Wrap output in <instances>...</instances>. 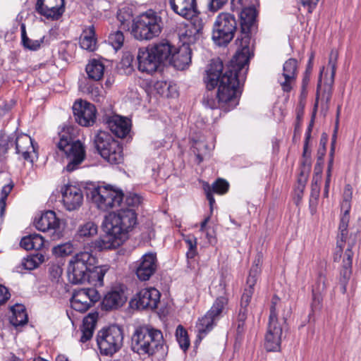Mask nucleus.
I'll use <instances>...</instances> for the list:
<instances>
[{
    "label": "nucleus",
    "instance_id": "obj_1",
    "mask_svg": "<svg viewBox=\"0 0 361 361\" xmlns=\"http://www.w3.org/2000/svg\"><path fill=\"white\" fill-rule=\"evenodd\" d=\"M257 16L252 6L245 7L240 13V34L235 41L238 48L231 64L224 67L219 59L211 61L204 78L207 90L202 104L205 107L229 111L238 105L241 94L238 75L251 57V34L257 29Z\"/></svg>",
    "mask_w": 361,
    "mask_h": 361
},
{
    "label": "nucleus",
    "instance_id": "obj_2",
    "mask_svg": "<svg viewBox=\"0 0 361 361\" xmlns=\"http://www.w3.org/2000/svg\"><path fill=\"white\" fill-rule=\"evenodd\" d=\"M288 304L281 302L280 298L274 295L270 306V314L264 345L267 351H279L281 348L283 324L291 314Z\"/></svg>",
    "mask_w": 361,
    "mask_h": 361
},
{
    "label": "nucleus",
    "instance_id": "obj_3",
    "mask_svg": "<svg viewBox=\"0 0 361 361\" xmlns=\"http://www.w3.org/2000/svg\"><path fill=\"white\" fill-rule=\"evenodd\" d=\"M88 198L91 199L97 207L102 211H108L116 207L126 206L132 209L140 203V197L136 194H130L123 202L124 195L121 190L113 189L110 186H97L89 188L87 192Z\"/></svg>",
    "mask_w": 361,
    "mask_h": 361
},
{
    "label": "nucleus",
    "instance_id": "obj_4",
    "mask_svg": "<svg viewBox=\"0 0 361 361\" xmlns=\"http://www.w3.org/2000/svg\"><path fill=\"white\" fill-rule=\"evenodd\" d=\"M164 348L161 331L147 326L137 327L132 336V349L139 354L152 355Z\"/></svg>",
    "mask_w": 361,
    "mask_h": 361
},
{
    "label": "nucleus",
    "instance_id": "obj_5",
    "mask_svg": "<svg viewBox=\"0 0 361 361\" xmlns=\"http://www.w3.org/2000/svg\"><path fill=\"white\" fill-rule=\"evenodd\" d=\"M163 27L160 16L152 10L139 15L133 20L131 33L139 40H150L158 37Z\"/></svg>",
    "mask_w": 361,
    "mask_h": 361
},
{
    "label": "nucleus",
    "instance_id": "obj_6",
    "mask_svg": "<svg viewBox=\"0 0 361 361\" xmlns=\"http://www.w3.org/2000/svg\"><path fill=\"white\" fill-rule=\"evenodd\" d=\"M137 224V215L133 209L121 208L116 212L109 213L102 223L104 228L120 238H126L127 233Z\"/></svg>",
    "mask_w": 361,
    "mask_h": 361
},
{
    "label": "nucleus",
    "instance_id": "obj_7",
    "mask_svg": "<svg viewBox=\"0 0 361 361\" xmlns=\"http://www.w3.org/2000/svg\"><path fill=\"white\" fill-rule=\"evenodd\" d=\"M97 264V257L92 252L83 251L76 253L70 259L67 275L69 281L73 284L85 283L87 274Z\"/></svg>",
    "mask_w": 361,
    "mask_h": 361
},
{
    "label": "nucleus",
    "instance_id": "obj_8",
    "mask_svg": "<svg viewBox=\"0 0 361 361\" xmlns=\"http://www.w3.org/2000/svg\"><path fill=\"white\" fill-rule=\"evenodd\" d=\"M97 343L101 354L113 355L122 347L123 333L117 325H112L98 331Z\"/></svg>",
    "mask_w": 361,
    "mask_h": 361
},
{
    "label": "nucleus",
    "instance_id": "obj_9",
    "mask_svg": "<svg viewBox=\"0 0 361 361\" xmlns=\"http://www.w3.org/2000/svg\"><path fill=\"white\" fill-rule=\"evenodd\" d=\"M236 30L235 16L229 13H221L214 21L212 39L219 46L226 45L233 39Z\"/></svg>",
    "mask_w": 361,
    "mask_h": 361
},
{
    "label": "nucleus",
    "instance_id": "obj_10",
    "mask_svg": "<svg viewBox=\"0 0 361 361\" xmlns=\"http://www.w3.org/2000/svg\"><path fill=\"white\" fill-rule=\"evenodd\" d=\"M57 146L60 150L64 152L68 159L66 167L68 171H73L85 160V147L80 141H72L71 137L62 135Z\"/></svg>",
    "mask_w": 361,
    "mask_h": 361
},
{
    "label": "nucleus",
    "instance_id": "obj_11",
    "mask_svg": "<svg viewBox=\"0 0 361 361\" xmlns=\"http://www.w3.org/2000/svg\"><path fill=\"white\" fill-rule=\"evenodd\" d=\"M34 224L37 230L49 232L52 240H59L63 236L64 222L51 210L42 213L38 219H35Z\"/></svg>",
    "mask_w": 361,
    "mask_h": 361
},
{
    "label": "nucleus",
    "instance_id": "obj_12",
    "mask_svg": "<svg viewBox=\"0 0 361 361\" xmlns=\"http://www.w3.org/2000/svg\"><path fill=\"white\" fill-rule=\"evenodd\" d=\"M99 299L100 295L95 288H81L74 290L71 306L77 312H85Z\"/></svg>",
    "mask_w": 361,
    "mask_h": 361
},
{
    "label": "nucleus",
    "instance_id": "obj_13",
    "mask_svg": "<svg viewBox=\"0 0 361 361\" xmlns=\"http://www.w3.org/2000/svg\"><path fill=\"white\" fill-rule=\"evenodd\" d=\"M35 9L46 19L57 20L65 11V0H37Z\"/></svg>",
    "mask_w": 361,
    "mask_h": 361
},
{
    "label": "nucleus",
    "instance_id": "obj_14",
    "mask_svg": "<svg viewBox=\"0 0 361 361\" xmlns=\"http://www.w3.org/2000/svg\"><path fill=\"white\" fill-rule=\"evenodd\" d=\"M158 267L157 255L153 252L145 254L135 263V272L139 280L148 281L154 274Z\"/></svg>",
    "mask_w": 361,
    "mask_h": 361
},
{
    "label": "nucleus",
    "instance_id": "obj_15",
    "mask_svg": "<svg viewBox=\"0 0 361 361\" xmlns=\"http://www.w3.org/2000/svg\"><path fill=\"white\" fill-rule=\"evenodd\" d=\"M73 111L76 121L82 126H92L96 118V108L86 101H77L73 106Z\"/></svg>",
    "mask_w": 361,
    "mask_h": 361
},
{
    "label": "nucleus",
    "instance_id": "obj_16",
    "mask_svg": "<svg viewBox=\"0 0 361 361\" xmlns=\"http://www.w3.org/2000/svg\"><path fill=\"white\" fill-rule=\"evenodd\" d=\"M253 293L254 290L245 288L241 296L240 307L236 314V334L238 337H241L245 331V321L249 312L248 306Z\"/></svg>",
    "mask_w": 361,
    "mask_h": 361
},
{
    "label": "nucleus",
    "instance_id": "obj_17",
    "mask_svg": "<svg viewBox=\"0 0 361 361\" xmlns=\"http://www.w3.org/2000/svg\"><path fill=\"white\" fill-rule=\"evenodd\" d=\"M137 68L140 72L152 74L160 66L151 48H140L137 55Z\"/></svg>",
    "mask_w": 361,
    "mask_h": 361
},
{
    "label": "nucleus",
    "instance_id": "obj_18",
    "mask_svg": "<svg viewBox=\"0 0 361 361\" xmlns=\"http://www.w3.org/2000/svg\"><path fill=\"white\" fill-rule=\"evenodd\" d=\"M298 61L295 59H289L283 64V73L278 80L283 92H289L295 82L297 76Z\"/></svg>",
    "mask_w": 361,
    "mask_h": 361
},
{
    "label": "nucleus",
    "instance_id": "obj_19",
    "mask_svg": "<svg viewBox=\"0 0 361 361\" xmlns=\"http://www.w3.org/2000/svg\"><path fill=\"white\" fill-rule=\"evenodd\" d=\"M63 202L68 211L78 209L83 202V194L80 188L75 185H66L62 191Z\"/></svg>",
    "mask_w": 361,
    "mask_h": 361
},
{
    "label": "nucleus",
    "instance_id": "obj_20",
    "mask_svg": "<svg viewBox=\"0 0 361 361\" xmlns=\"http://www.w3.org/2000/svg\"><path fill=\"white\" fill-rule=\"evenodd\" d=\"M160 299L159 291L154 288H144L139 291L136 298L138 309H155Z\"/></svg>",
    "mask_w": 361,
    "mask_h": 361
},
{
    "label": "nucleus",
    "instance_id": "obj_21",
    "mask_svg": "<svg viewBox=\"0 0 361 361\" xmlns=\"http://www.w3.org/2000/svg\"><path fill=\"white\" fill-rule=\"evenodd\" d=\"M127 301L124 290L121 288H115L109 291L104 297L102 308L106 311L117 310Z\"/></svg>",
    "mask_w": 361,
    "mask_h": 361
},
{
    "label": "nucleus",
    "instance_id": "obj_22",
    "mask_svg": "<svg viewBox=\"0 0 361 361\" xmlns=\"http://www.w3.org/2000/svg\"><path fill=\"white\" fill-rule=\"evenodd\" d=\"M169 4L175 13L185 19L198 13L197 0H169Z\"/></svg>",
    "mask_w": 361,
    "mask_h": 361
},
{
    "label": "nucleus",
    "instance_id": "obj_23",
    "mask_svg": "<svg viewBox=\"0 0 361 361\" xmlns=\"http://www.w3.org/2000/svg\"><path fill=\"white\" fill-rule=\"evenodd\" d=\"M15 147L16 153L21 154L25 160L33 161L31 154L35 152V148L29 135L24 133L16 135Z\"/></svg>",
    "mask_w": 361,
    "mask_h": 361
},
{
    "label": "nucleus",
    "instance_id": "obj_24",
    "mask_svg": "<svg viewBox=\"0 0 361 361\" xmlns=\"http://www.w3.org/2000/svg\"><path fill=\"white\" fill-rule=\"evenodd\" d=\"M192 51L188 45L183 44L174 50L171 59V63L178 70H183L191 63Z\"/></svg>",
    "mask_w": 361,
    "mask_h": 361
},
{
    "label": "nucleus",
    "instance_id": "obj_25",
    "mask_svg": "<svg viewBox=\"0 0 361 361\" xmlns=\"http://www.w3.org/2000/svg\"><path fill=\"white\" fill-rule=\"evenodd\" d=\"M110 130L118 137H125L130 132L129 121L121 116H114L107 121Z\"/></svg>",
    "mask_w": 361,
    "mask_h": 361
},
{
    "label": "nucleus",
    "instance_id": "obj_26",
    "mask_svg": "<svg viewBox=\"0 0 361 361\" xmlns=\"http://www.w3.org/2000/svg\"><path fill=\"white\" fill-rule=\"evenodd\" d=\"M199 14L198 12L190 18L192 19V28L185 31V37H188L185 42L187 43H195L202 35L205 20Z\"/></svg>",
    "mask_w": 361,
    "mask_h": 361
},
{
    "label": "nucleus",
    "instance_id": "obj_27",
    "mask_svg": "<svg viewBox=\"0 0 361 361\" xmlns=\"http://www.w3.org/2000/svg\"><path fill=\"white\" fill-rule=\"evenodd\" d=\"M106 234L94 242V247L99 250H111L119 246L125 240L111 233V231L105 228Z\"/></svg>",
    "mask_w": 361,
    "mask_h": 361
},
{
    "label": "nucleus",
    "instance_id": "obj_28",
    "mask_svg": "<svg viewBox=\"0 0 361 361\" xmlns=\"http://www.w3.org/2000/svg\"><path fill=\"white\" fill-rule=\"evenodd\" d=\"M151 49L161 65L164 61H169L171 63V59L176 48L169 42H162L152 47Z\"/></svg>",
    "mask_w": 361,
    "mask_h": 361
},
{
    "label": "nucleus",
    "instance_id": "obj_29",
    "mask_svg": "<svg viewBox=\"0 0 361 361\" xmlns=\"http://www.w3.org/2000/svg\"><path fill=\"white\" fill-rule=\"evenodd\" d=\"M98 318V313H90L84 319L82 326L81 327L82 336L80 342L85 343L92 338L94 330L96 326Z\"/></svg>",
    "mask_w": 361,
    "mask_h": 361
},
{
    "label": "nucleus",
    "instance_id": "obj_30",
    "mask_svg": "<svg viewBox=\"0 0 361 361\" xmlns=\"http://www.w3.org/2000/svg\"><path fill=\"white\" fill-rule=\"evenodd\" d=\"M80 46L82 49L93 51L96 49L97 39L95 37V30L93 25L85 28L80 37Z\"/></svg>",
    "mask_w": 361,
    "mask_h": 361
},
{
    "label": "nucleus",
    "instance_id": "obj_31",
    "mask_svg": "<svg viewBox=\"0 0 361 361\" xmlns=\"http://www.w3.org/2000/svg\"><path fill=\"white\" fill-rule=\"evenodd\" d=\"M116 142L109 133L103 130L98 131L94 138V145L99 154H105V150Z\"/></svg>",
    "mask_w": 361,
    "mask_h": 361
},
{
    "label": "nucleus",
    "instance_id": "obj_32",
    "mask_svg": "<svg viewBox=\"0 0 361 361\" xmlns=\"http://www.w3.org/2000/svg\"><path fill=\"white\" fill-rule=\"evenodd\" d=\"M109 270V266H97L94 264V269H91L87 274V279L85 282H88L96 287H102L104 286V276Z\"/></svg>",
    "mask_w": 361,
    "mask_h": 361
},
{
    "label": "nucleus",
    "instance_id": "obj_33",
    "mask_svg": "<svg viewBox=\"0 0 361 361\" xmlns=\"http://www.w3.org/2000/svg\"><path fill=\"white\" fill-rule=\"evenodd\" d=\"M100 155L111 164H118L123 161V148L118 142H114L108 149L105 150V154H100Z\"/></svg>",
    "mask_w": 361,
    "mask_h": 361
},
{
    "label": "nucleus",
    "instance_id": "obj_34",
    "mask_svg": "<svg viewBox=\"0 0 361 361\" xmlns=\"http://www.w3.org/2000/svg\"><path fill=\"white\" fill-rule=\"evenodd\" d=\"M216 320L217 319L208 312L204 317L199 319L196 324V328L198 331L197 336L200 340H202L206 334L213 329Z\"/></svg>",
    "mask_w": 361,
    "mask_h": 361
},
{
    "label": "nucleus",
    "instance_id": "obj_35",
    "mask_svg": "<svg viewBox=\"0 0 361 361\" xmlns=\"http://www.w3.org/2000/svg\"><path fill=\"white\" fill-rule=\"evenodd\" d=\"M12 315L10 323L15 327L22 326L27 323V314L25 308L22 305H16L11 308Z\"/></svg>",
    "mask_w": 361,
    "mask_h": 361
},
{
    "label": "nucleus",
    "instance_id": "obj_36",
    "mask_svg": "<svg viewBox=\"0 0 361 361\" xmlns=\"http://www.w3.org/2000/svg\"><path fill=\"white\" fill-rule=\"evenodd\" d=\"M262 263V260L261 256L257 255V257L254 260L253 264L250 269L249 274L246 281V287L245 288L255 290V286L261 273Z\"/></svg>",
    "mask_w": 361,
    "mask_h": 361
},
{
    "label": "nucleus",
    "instance_id": "obj_37",
    "mask_svg": "<svg viewBox=\"0 0 361 361\" xmlns=\"http://www.w3.org/2000/svg\"><path fill=\"white\" fill-rule=\"evenodd\" d=\"M86 72L90 79L98 81L104 75V66L101 61L93 59L86 66Z\"/></svg>",
    "mask_w": 361,
    "mask_h": 361
},
{
    "label": "nucleus",
    "instance_id": "obj_38",
    "mask_svg": "<svg viewBox=\"0 0 361 361\" xmlns=\"http://www.w3.org/2000/svg\"><path fill=\"white\" fill-rule=\"evenodd\" d=\"M97 225L94 222L89 221L79 226L76 235L84 240L89 239L95 236L97 234Z\"/></svg>",
    "mask_w": 361,
    "mask_h": 361
},
{
    "label": "nucleus",
    "instance_id": "obj_39",
    "mask_svg": "<svg viewBox=\"0 0 361 361\" xmlns=\"http://www.w3.org/2000/svg\"><path fill=\"white\" fill-rule=\"evenodd\" d=\"M44 261V256L41 253H37L25 258L22 262V266L26 270H33L38 267Z\"/></svg>",
    "mask_w": 361,
    "mask_h": 361
},
{
    "label": "nucleus",
    "instance_id": "obj_40",
    "mask_svg": "<svg viewBox=\"0 0 361 361\" xmlns=\"http://www.w3.org/2000/svg\"><path fill=\"white\" fill-rule=\"evenodd\" d=\"M228 302V300L226 297H218L215 300L214 302L213 303V305L212 306L211 309L208 311V312L213 315L215 318L219 319L221 314L222 313L225 307L227 305Z\"/></svg>",
    "mask_w": 361,
    "mask_h": 361
},
{
    "label": "nucleus",
    "instance_id": "obj_41",
    "mask_svg": "<svg viewBox=\"0 0 361 361\" xmlns=\"http://www.w3.org/2000/svg\"><path fill=\"white\" fill-rule=\"evenodd\" d=\"M21 32L23 44L30 50L35 51L38 49L41 44L43 43L44 37H41L39 39H32L27 37L24 25L21 26Z\"/></svg>",
    "mask_w": 361,
    "mask_h": 361
},
{
    "label": "nucleus",
    "instance_id": "obj_42",
    "mask_svg": "<svg viewBox=\"0 0 361 361\" xmlns=\"http://www.w3.org/2000/svg\"><path fill=\"white\" fill-rule=\"evenodd\" d=\"M108 41L109 44H111L116 51L120 49L124 42V35L121 29L111 32L109 35Z\"/></svg>",
    "mask_w": 361,
    "mask_h": 361
},
{
    "label": "nucleus",
    "instance_id": "obj_43",
    "mask_svg": "<svg viewBox=\"0 0 361 361\" xmlns=\"http://www.w3.org/2000/svg\"><path fill=\"white\" fill-rule=\"evenodd\" d=\"M176 338L181 349L186 351L190 346V340L186 330L180 325L177 327Z\"/></svg>",
    "mask_w": 361,
    "mask_h": 361
},
{
    "label": "nucleus",
    "instance_id": "obj_44",
    "mask_svg": "<svg viewBox=\"0 0 361 361\" xmlns=\"http://www.w3.org/2000/svg\"><path fill=\"white\" fill-rule=\"evenodd\" d=\"M352 274V267L343 265V268L340 273L339 283L341 286V291L345 293L346 286Z\"/></svg>",
    "mask_w": 361,
    "mask_h": 361
},
{
    "label": "nucleus",
    "instance_id": "obj_45",
    "mask_svg": "<svg viewBox=\"0 0 361 361\" xmlns=\"http://www.w3.org/2000/svg\"><path fill=\"white\" fill-rule=\"evenodd\" d=\"M73 250V247L72 243H66L54 246L52 249V252L56 257H63L71 255Z\"/></svg>",
    "mask_w": 361,
    "mask_h": 361
},
{
    "label": "nucleus",
    "instance_id": "obj_46",
    "mask_svg": "<svg viewBox=\"0 0 361 361\" xmlns=\"http://www.w3.org/2000/svg\"><path fill=\"white\" fill-rule=\"evenodd\" d=\"M229 188V184L228 183L223 179V178H218L213 184L212 187V190L213 192L223 195L227 192Z\"/></svg>",
    "mask_w": 361,
    "mask_h": 361
},
{
    "label": "nucleus",
    "instance_id": "obj_47",
    "mask_svg": "<svg viewBox=\"0 0 361 361\" xmlns=\"http://www.w3.org/2000/svg\"><path fill=\"white\" fill-rule=\"evenodd\" d=\"M326 287V278L325 275L319 274L315 284L312 286V292L323 294Z\"/></svg>",
    "mask_w": 361,
    "mask_h": 361
},
{
    "label": "nucleus",
    "instance_id": "obj_48",
    "mask_svg": "<svg viewBox=\"0 0 361 361\" xmlns=\"http://www.w3.org/2000/svg\"><path fill=\"white\" fill-rule=\"evenodd\" d=\"M132 16L127 12L119 11L117 19L120 22L119 29L128 30Z\"/></svg>",
    "mask_w": 361,
    "mask_h": 361
},
{
    "label": "nucleus",
    "instance_id": "obj_49",
    "mask_svg": "<svg viewBox=\"0 0 361 361\" xmlns=\"http://www.w3.org/2000/svg\"><path fill=\"white\" fill-rule=\"evenodd\" d=\"M13 188V183L10 182L8 184L5 185L2 189L1 192V198H0V206L1 207V210L4 209L6 204V200L8 195L11 193V190Z\"/></svg>",
    "mask_w": 361,
    "mask_h": 361
},
{
    "label": "nucleus",
    "instance_id": "obj_50",
    "mask_svg": "<svg viewBox=\"0 0 361 361\" xmlns=\"http://www.w3.org/2000/svg\"><path fill=\"white\" fill-rule=\"evenodd\" d=\"M338 56V51L336 50H331L329 54L328 66L331 68L332 78H334L336 73Z\"/></svg>",
    "mask_w": 361,
    "mask_h": 361
},
{
    "label": "nucleus",
    "instance_id": "obj_51",
    "mask_svg": "<svg viewBox=\"0 0 361 361\" xmlns=\"http://www.w3.org/2000/svg\"><path fill=\"white\" fill-rule=\"evenodd\" d=\"M49 277L52 281L58 280L62 273L63 269L59 264H54L50 266L49 268Z\"/></svg>",
    "mask_w": 361,
    "mask_h": 361
},
{
    "label": "nucleus",
    "instance_id": "obj_52",
    "mask_svg": "<svg viewBox=\"0 0 361 361\" xmlns=\"http://www.w3.org/2000/svg\"><path fill=\"white\" fill-rule=\"evenodd\" d=\"M16 135H12L8 136L6 139H4L1 141L0 144V148L6 152L8 149L15 146V139Z\"/></svg>",
    "mask_w": 361,
    "mask_h": 361
},
{
    "label": "nucleus",
    "instance_id": "obj_53",
    "mask_svg": "<svg viewBox=\"0 0 361 361\" xmlns=\"http://www.w3.org/2000/svg\"><path fill=\"white\" fill-rule=\"evenodd\" d=\"M32 244L31 247H33V250H39L43 247L44 240L43 237L39 234H32Z\"/></svg>",
    "mask_w": 361,
    "mask_h": 361
},
{
    "label": "nucleus",
    "instance_id": "obj_54",
    "mask_svg": "<svg viewBox=\"0 0 361 361\" xmlns=\"http://www.w3.org/2000/svg\"><path fill=\"white\" fill-rule=\"evenodd\" d=\"M322 301V293H317L312 292V310L317 311L321 308Z\"/></svg>",
    "mask_w": 361,
    "mask_h": 361
},
{
    "label": "nucleus",
    "instance_id": "obj_55",
    "mask_svg": "<svg viewBox=\"0 0 361 361\" xmlns=\"http://www.w3.org/2000/svg\"><path fill=\"white\" fill-rule=\"evenodd\" d=\"M319 0H300L301 5L304 8L307 10L309 13H311L316 8Z\"/></svg>",
    "mask_w": 361,
    "mask_h": 361
},
{
    "label": "nucleus",
    "instance_id": "obj_56",
    "mask_svg": "<svg viewBox=\"0 0 361 361\" xmlns=\"http://www.w3.org/2000/svg\"><path fill=\"white\" fill-rule=\"evenodd\" d=\"M32 235L23 237L20 243V246L26 250H33L32 244Z\"/></svg>",
    "mask_w": 361,
    "mask_h": 361
},
{
    "label": "nucleus",
    "instance_id": "obj_57",
    "mask_svg": "<svg viewBox=\"0 0 361 361\" xmlns=\"http://www.w3.org/2000/svg\"><path fill=\"white\" fill-rule=\"evenodd\" d=\"M353 252L351 248H348L345 251L344 259L343 260V265L348 266V267H352V258Z\"/></svg>",
    "mask_w": 361,
    "mask_h": 361
},
{
    "label": "nucleus",
    "instance_id": "obj_58",
    "mask_svg": "<svg viewBox=\"0 0 361 361\" xmlns=\"http://www.w3.org/2000/svg\"><path fill=\"white\" fill-rule=\"evenodd\" d=\"M10 298V293L8 289L3 285L0 284V305L6 302Z\"/></svg>",
    "mask_w": 361,
    "mask_h": 361
},
{
    "label": "nucleus",
    "instance_id": "obj_59",
    "mask_svg": "<svg viewBox=\"0 0 361 361\" xmlns=\"http://www.w3.org/2000/svg\"><path fill=\"white\" fill-rule=\"evenodd\" d=\"M134 56L130 52H126L124 53L121 62L123 66L130 67L132 66V63L133 62Z\"/></svg>",
    "mask_w": 361,
    "mask_h": 361
},
{
    "label": "nucleus",
    "instance_id": "obj_60",
    "mask_svg": "<svg viewBox=\"0 0 361 361\" xmlns=\"http://www.w3.org/2000/svg\"><path fill=\"white\" fill-rule=\"evenodd\" d=\"M204 191L206 192L207 199L208 200V201L209 202L211 210H212L213 204L215 202L214 196L212 195L213 192L211 190V188H210L209 184H207L206 185H204Z\"/></svg>",
    "mask_w": 361,
    "mask_h": 361
},
{
    "label": "nucleus",
    "instance_id": "obj_61",
    "mask_svg": "<svg viewBox=\"0 0 361 361\" xmlns=\"http://www.w3.org/2000/svg\"><path fill=\"white\" fill-rule=\"evenodd\" d=\"M201 147H205V145L201 142L196 143V146L194 147L195 149L193 150L199 164L204 159V156L200 152Z\"/></svg>",
    "mask_w": 361,
    "mask_h": 361
},
{
    "label": "nucleus",
    "instance_id": "obj_62",
    "mask_svg": "<svg viewBox=\"0 0 361 361\" xmlns=\"http://www.w3.org/2000/svg\"><path fill=\"white\" fill-rule=\"evenodd\" d=\"M311 197L314 198L315 200H317L319 196L320 187L319 185H311Z\"/></svg>",
    "mask_w": 361,
    "mask_h": 361
},
{
    "label": "nucleus",
    "instance_id": "obj_63",
    "mask_svg": "<svg viewBox=\"0 0 361 361\" xmlns=\"http://www.w3.org/2000/svg\"><path fill=\"white\" fill-rule=\"evenodd\" d=\"M185 242L188 245V249L197 248V239L194 237H188L185 239Z\"/></svg>",
    "mask_w": 361,
    "mask_h": 361
},
{
    "label": "nucleus",
    "instance_id": "obj_64",
    "mask_svg": "<svg viewBox=\"0 0 361 361\" xmlns=\"http://www.w3.org/2000/svg\"><path fill=\"white\" fill-rule=\"evenodd\" d=\"M352 199V189L350 185H347L345 188L343 200H348L350 202Z\"/></svg>",
    "mask_w": 361,
    "mask_h": 361
}]
</instances>
